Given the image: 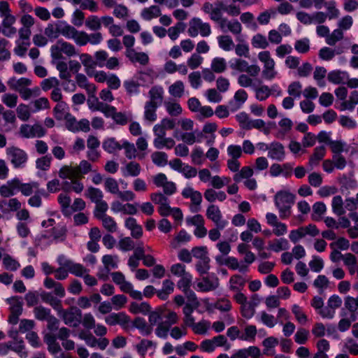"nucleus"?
I'll use <instances>...</instances> for the list:
<instances>
[{"label":"nucleus","mask_w":358,"mask_h":358,"mask_svg":"<svg viewBox=\"0 0 358 358\" xmlns=\"http://www.w3.org/2000/svg\"><path fill=\"white\" fill-rule=\"evenodd\" d=\"M62 312V318L64 323L67 325L73 324V327H77L82 321V311L77 306H71L69 310H60Z\"/></svg>","instance_id":"obj_1"},{"label":"nucleus","mask_w":358,"mask_h":358,"mask_svg":"<svg viewBox=\"0 0 358 358\" xmlns=\"http://www.w3.org/2000/svg\"><path fill=\"white\" fill-rule=\"evenodd\" d=\"M21 180L15 177L8 180L6 184L0 187V195L4 198H9L20 192Z\"/></svg>","instance_id":"obj_2"},{"label":"nucleus","mask_w":358,"mask_h":358,"mask_svg":"<svg viewBox=\"0 0 358 358\" xmlns=\"http://www.w3.org/2000/svg\"><path fill=\"white\" fill-rule=\"evenodd\" d=\"M6 152L11 157V163L15 168L22 167L28 159L27 152L17 147L7 148Z\"/></svg>","instance_id":"obj_3"},{"label":"nucleus","mask_w":358,"mask_h":358,"mask_svg":"<svg viewBox=\"0 0 358 358\" xmlns=\"http://www.w3.org/2000/svg\"><path fill=\"white\" fill-rule=\"evenodd\" d=\"M203 302L206 310L209 314H213L214 309H217L221 312H229L232 308L231 301L224 297L218 299L215 303H210L208 299H206Z\"/></svg>","instance_id":"obj_4"},{"label":"nucleus","mask_w":358,"mask_h":358,"mask_svg":"<svg viewBox=\"0 0 358 358\" xmlns=\"http://www.w3.org/2000/svg\"><path fill=\"white\" fill-rule=\"evenodd\" d=\"M295 194L287 190H280L277 192L274 196V203L275 206L282 205L292 206L295 202Z\"/></svg>","instance_id":"obj_5"},{"label":"nucleus","mask_w":358,"mask_h":358,"mask_svg":"<svg viewBox=\"0 0 358 358\" xmlns=\"http://www.w3.org/2000/svg\"><path fill=\"white\" fill-rule=\"evenodd\" d=\"M268 157L272 159H276L279 162L283 161L285 157L284 145L281 143L277 141L271 143Z\"/></svg>","instance_id":"obj_6"},{"label":"nucleus","mask_w":358,"mask_h":358,"mask_svg":"<svg viewBox=\"0 0 358 358\" xmlns=\"http://www.w3.org/2000/svg\"><path fill=\"white\" fill-rule=\"evenodd\" d=\"M131 323L132 327L137 329L140 334L144 336L150 335L153 331V326L151 324H148L143 317H136Z\"/></svg>","instance_id":"obj_7"},{"label":"nucleus","mask_w":358,"mask_h":358,"mask_svg":"<svg viewBox=\"0 0 358 358\" xmlns=\"http://www.w3.org/2000/svg\"><path fill=\"white\" fill-rule=\"evenodd\" d=\"M351 177H348L346 174H343L341 178H338V182L341 185V190L342 192L344 190L355 189L357 187V182L353 178V173H350Z\"/></svg>","instance_id":"obj_8"},{"label":"nucleus","mask_w":358,"mask_h":358,"mask_svg":"<svg viewBox=\"0 0 358 358\" xmlns=\"http://www.w3.org/2000/svg\"><path fill=\"white\" fill-rule=\"evenodd\" d=\"M158 107L157 101H147L145 105V118L150 122H155L157 118L156 111Z\"/></svg>","instance_id":"obj_9"},{"label":"nucleus","mask_w":358,"mask_h":358,"mask_svg":"<svg viewBox=\"0 0 358 358\" xmlns=\"http://www.w3.org/2000/svg\"><path fill=\"white\" fill-rule=\"evenodd\" d=\"M6 303L10 305V313L22 315L23 310V302L21 296H13L6 299Z\"/></svg>","instance_id":"obj_10"},{"label":"nucleus","mask_w":358,"mask_h":358,"mask_svg":"<svg viewBox=\"0 0 358 358\" xmlns=\"http://www.w3.org/2000/svg\"><path fill=\"white\" fill-rule=\"evenodd\" d=\"M151 308V306L148 302L143 301L139 304L133 301L130 303L129 310L133 314L142 313L146 315L150 311Z\"/></svg>","instance_id":"obj_11"},{"label":"nucleus","mask_w":358,"mask_h":358,"mask_svg":"<svg viewBox=\"0 0 358 358\" xmlns=\"http://www.w3.org/2000/svg\"><path fill=\"white\" fill-rule=\"evenodd\" d=\"M41 297L43 301L49 303L55 310L60 311L62 310L61 301L57 297L54 296L52 293L43 291L41 294Z\"/></svg>","instance_id":"obj_12"},{"label":"nucleus","mask_w":358,"mask_h":358,"mask_svg":"<svg viewBox=\"0 0 358 358\" xmlns=\"http://www.w3.org/2000/svg\"><path fill=\"white\" fill-rule=\"evenodd\" d=\"M192 256L196 259H201L206 266L208 262H210L208 256V248L206 246H196L192 250Z\"/></svg>","instance_id":"obj_13"},{"label":"nucleus","mask_w":358,"mask_h":358,"mask_svg":"<svg viewBox=\"0 0 358 358\" xmlns=\"http://www.w3.org/2000/svg\"><path fill=\"white\" fill-rule=\"evenodd\" d=\"M123 87L129 96L138 95L140 93V83L134 79L125 80L123 82Z\"/></svg>","instance_id":"obj_14"},{"label":"nucleus","mask_w":358,"mask_h":358,"mask_svg":"<svg viewBox=\"0 0 358 358\" xmlns=\"http://www.w3.org/2000/svg\"><path fill=\"white\" fill-rule=\"evenodd\" d=\"M122 145L114 137L108 138L103 141L102 148L108 153L112 154L115 150H122Z\"/></svg>","instance_id":"obj_15"},{"label":"nucleus","mask_w":358,"mask_h":358,"mask_svg":"<svg viewBox=\"0 0 358 358\" xmlns=\"http://www.w3.org/2000/svg\"><path fill=\"white\" fill-rule=\"evenodd\" d=\"M219 282L212 281L209 277H203L202 282L197 283L199 290L203 292H208L216 289Z\"/></svg>","instance_id":"obj_16"},{"label":"nucleus","mask_w":358,"mask_h":358,"mask_svg":"<svg viewBox=\"0 0 358 358\" xmlns=\"http://www.w3.org/2000/svg\"><path fill=\"white\" fill-rule=\"evenodd\" d=\"M65 268L68 269L69 273L77 277H83V274L87 271L82 264L74 263L72 261L65 264Z\"/></svg>","instance_id":"obj_17"},{"label":"nucleus","mask_w":358,"mask_h":358,"mask_svg":"<svg viewBox=\"0 0 358 358\" xmlns=\"http://www.w3.org/2000/svg\"><path fill=\"white\" fill-rule=\"evenodd\" d=\"M289 248V243L285 238L275 239L274 243H269L268 250H273L275 252H279L281 250H287Z\"/></svg>","instance_id":"obj_18"},{"label":"nucleus","mask_w":358,"mask_h":358,"mask_svg":"<svg viewBox=\"0 0 358 358\" xmlns=\"http://www.w3.org/2000/svg\"><path fill=\"white\" fill-rule=\"evenodd\" d=\"M161 15L160 8L155 5L149 8H145L141 12V16L145 20H151L152 18L159 17Z\"/></svg>","instance_id":"obj_19"},{"label":"nucleus","mask_w":358,"mask_h":358,"mask_svg":"<svg viewBox=\"0 0 358 358\" xmlns=\"http://www.w3.org/2000/svg\"><path fill=\"white\" fill-rule=\"evenodd\" d=\"M197 26L200 29V34L203 37H207L211 34L210 25L208 22H203L199 17H193L191 20V24Z\"/></svg>","instance_id":"obj_20"},{"label":"nucleus","mask_w":358,"mask_h":358,"mask_svg":"<svg viewBox=\"0 0 358 358\" xmlns=\"http://www.w3.org/2000/svg\"><path fill=\"white\" fill-rule=\"evenodd\" d=\"M34 313L36 319L40 321H47L48 318L52 315H51L50 309L45 308L42 306L35 307Z\"/></svg>","instance_id":"obj_21"},{"label":"nucleus","mask_w":358,"mask_h":358,"mask_svg":"<svg viewBox=\"0 0 358 358\" xmlns=\"http://www.w3.org/2000/svg\"><path fill=\"white\" fill-rule=\"evenodd\" d=\"M150 101H157L159 106H161L163 99L164 90L160 86H154L149 91Z\"/></svg>","instance_id":"obj_22"},{"label":"nucleus","mask_w":358,"mask_h":358,"mask_svg":"<svg viewBox=\"0 0 358 358\" xmlns=\"http://www.w3.org/2000/svg\"><path fill=\"white\" fill-rule=\"evenodd\" d=\"M325 147L324 145L317 146L314 149L313 155L309 159L310 164H317L321 161L325 155Z\"/></svg>","instance_id":"obj_23"},{"label":"nucleus","mask_w":358,"mask_h":358,"mask_svg":"<svg viewBox=\"0 0 358 358\" xmlns=\"http://www.w3.org/2000/svg\"><path fill=\"white\" fill-rule=\"evenodd\" d=\"M331 206L333 212L337 215L341 216L345 211L343 208V201L341 196L337 195L332 199Z\"/></svg>","instance_id":"obj_24"},{"label":"nucleus","mask_w":358,"mask_h":358,"mask_svg":"<svg viewBox=\"0 0 358 358\" xmlns=\"http://www.w3.org/2000/svg\"><path fill=\"white\" fill-rule=\"evenodd\" d=\"M152 160L157 166H164L168 163V155L164 152H155L152 154Z\"/></svg>","instance_id":"obj_25"},{"label":"nucleus","mask_w":358,"mask_h":358,"mask_svg":"<svg viewBox=\"0 0 358 358\" xmlns=\"http://www.w3.org/2000/svg\"><path fill=\"white\" fill-rule=\"evenodd\" d=\"M206 216L209 220H211L213 222H217L222 218V213L218 206L211 204L210 205L206 210Z\"/></svg>","instance_id":"obj_26"},{"label":"nucleus","mask_w":358,"mask_h":358,"mask_svg":"<svg viewBox=\"0 0 358 358\" xmlns=\"http://www.w3.org/2000/svg\"><path fill=\"white\" fill-rule=\"evenodd\" d=\"M169 92L174 97L180 98L184 93V84L181 80L176 81L169 88Z\"/></svg>","instance_id":"obj_27"},{"label":"nucleus","mask_w":358,"mask_h":358,"mask_svg":"<svg viewBox=\"0 0 358 358\" xmlns=\"http://www.w3.org/2000/svg\"><path fill=\"white\" fill-rule=\"evenodd\" d=\"M227 68L226 60L222 57H215L211 62L212 70L217 73H220L225 71Z\"/></svg>","instance_id":"obj_28"},{"label":"nucleus","mask_w":358,"mask_h":358,"mask_svg":"<svg viewBox=\"0 0 358 358\" xmlns=\"http://www.w3.org/2000/svg\"><path fill=\"white\" fill-rule=\"evenodd\" d=\"M3 264L6 270L11 271H17L20 266V263L9 255H6L4 256L3 259Z\"/></svg>","instance_id":"obj_29"},{"label":"nucleus","mask_w":358,"mask_h":358,"mask_svg":"<svg viewBox=\"0 0 358 358\" xmlns=\"http://www.w3.org/2000/svg\"><path fill=\"white\" fill-rule=\"evenodd\" d=\"M108 209V206L106 201H101L100 202L96 203L95 209H94V217L99 220H102L107 215H106V212Z\"/></svg>","instance_id":"obj_30"},{"label":"nucleus","mask_w":358,"mask_h":358,"mask_svg":"<svg viewBox=\"0 0 358 358\" xmlns=\"http://www.w3.org/2000/svg\"><path fill=\"white\" fill-rule=\"evenodd\" d=\"M52 157L50 155H46L36 161V167L37 169L42 171H48L51 165Z\"/></svg>","instance_id":"obj_31"},{"label":"nucleus","mask_w":358,"mask_h":358,"mask_svg":"<svg viewBox=\"0 0 358 358\" xmlns=\"http://www.w3.org/2000/svg\"><path fill=\"white\" fill-rule=\"evenodd\" d=\"M126 172L123 173V176L124 177H127L129 176L136 177L141 173V166L139 164L134 162H131L128 163L126 166Z\"/></svg>","instance_id":"obj_32"},{"label":"nucleus","mask_w":358,"mask_h":358,"mask_svg":"<svg viewBox=\"0 0 358 358\" xmlns=\"http://www.w3.org/2000/svg\"><path fill=\"white\" fill-rule=\"evenodd\" d=\"M219 47L225 51L231 50L234 42L231 37L229 35H223L217 37Z\"/></svg>","instance_id":"obj_33"},{"label":"nucleus","mask_w":358,"mask_h":358,"mask_svg":"<svg viewBox=\"0 0 358 358\" xmlns=\"http://www.w3.org/2000/svg\"><path fill=\"white\" fill-rule=\"evenodd\" d=\"M57 43L61 45L62 52L67 56L71 57L76 55V48L71 43L64 41L62 38L58 39Z\"/></svg>","instance_id":"obj_34"},{"label":"nucleus","mask_w":358,"mask_h":358,"mask_svg":"<svg viewBox=\"0 0 358 358\" xmlns=\"http://www.w3.org/2000/svg\"><path fill=\"white\" fill-rule=\"evenodd\" d=\"M180 277L181 278L178 280L177 283L178 287L182 289V292L189 289L192 281V274L187 273Z\"/></svg>","instance_id":"obj_35"},{"label":"nucleus","mask_w":358,"mask_h":358,"mask_svg":"<svg viewBox=\"0 0 358 358\" xmlns=\"http://www.w3.org/2000/svg\"><path fill=\"white\" fill-rule=\"evenodd\" d=\"M257 334V328L255 325H248L245 328V334L238 337L242 341H254Z\"/></svg>","instance_id":"obj_36"},{"label":"nucleus","mask_w":358,"mask_h":358,"mask_svg":"<svg viewBox=\"0 0 358 358\" xmlns=\"http://www.w3.org/2000/svg\"><path fill=\"white\" fill-rule=\"evenodd\" d=\"M341 74H347V73L342 72L339 70L331 71L328 73L327 79L330 83L335 85L344 83L343 78L342 77Z\"/></svg>","instance_id":"obj_37"},{"label":"nucleus","mask_w":358,"mask_h":358,"mask_svg":"<svg viewBox=\"0 0 358 358\" xmlns=\"http://www.w3.org/2000/svg\"><path fill=\"white\" fill-rule=\"evenodd\" d=\"M252 45L255 48L266 49L268 46V43L264 35L257 34L252 37Z\"/></svg>","instance_id":"obj_38"},{"label":"nucleus","mask_w":358,"mask_h":358,"mask_svg":"<svg viewBox=\"0 0 358 358\" xmlns=\"http://www.w3.org/2000/svg\"><path fill=\"white\" fill-rule=\"evenodd\" d=\"M295 50L301 54L306 53L310 50V41L308 38L297 40L294 44Z\"/></svg>","instance_id":"obj_39"},{"label":"nucleus","mask_w":358,"mask_h":358,"mask_svg":"<svg viewBox=\"0 0 358 358\" xmlns=\"http://www.w3.org/2000/svg\"><path fill=\"white\" fill-rule=\"evenodd\" d=\"M275 62L273 59H271L269 63L264 64V69L262 71L263 77L268 80L275 78L276 73L274 71Z\"/></svg>","instance_id":"obj_40"},{"label":"nucleus","mask_w":358,"mask_h":358,"mask_svg":"<svg viewBox=\"0 0 358 358\" xmlns=\"http://www.w3.org/2000/svg\"><path fill=\"white\" fill-rule=\"evenodd\" d=\"M87 191L88 197L91 199L92 202L97 203L101 201H103L102 199L103 197V194L100 189L90 187L88 188Z\"/></svg>","instance_id":"obj_41"},{"label":"nucleus","mask_w":358,"mask_h":358,"mask_svg":"<svg viewBox=\"0 0 358 358\" xmlns=\"http://www.w3.org/2000/svg\"><path fill=\"white\" fill-rule=\"evenodd\" d=\"M313 214L311 215L312 220L315 221H319L320 217H316L315 214L318 215L320 217L323 215L326 210L327 207L324 202L317 201L313 206Z\"/></svg>","instance_id":"obj_42"},{"label":"nucleus","mask_w":358,"mask_h":358,"mask_svg":"<svg viewBox=\"0 0 358 358\" xmlns=\"http://www.w3.org/2000/svg\"><path fill=\"white\" fill-rule=\"evenodd\" d=\"M343 37V32L341 29H336L331 35H328L326 38V43L329 45H334L338 41Z\"/></svg>","instance_id":"obj_43"},{"label":"nucleus","mask_w":358,"mask_h":358,"mask_svg":"<svg viewBox=\"0 0 358 358\" xmlns=\"http://www.w3.org/2000/svg\"><path fill=\"white\" fill-rule=\"evenodd\" d=\"M309 331L304 328H299L294 335V341L299 344H305L308 338Z\"/></svg>","instance_id":"obj_44"},{"label":"nucleus","mask_w":358,"mask_h":358,"mask_svg":"<svg viewBox=\"0 0 358 358\" xmlns=\"http://www.w3.org/2000/svg\"><path fill=\"white\" fill-rule=\"evenodd\" d=\"M66 122V129L73 133H76L79 131V129H77V121L74 116H73L70 113H67L64 117Z\"/></svg>","instance_id":"obj_45"},{"label":"nucleus","mask_w":358,"mask_h":358,"mask_svg":"<svg viewBox=\"0 0 358 358\" xmlns=\"http://www.w3.org/2000/svg\"><path fill=\"white\" fill-rule=\"evenodd\" d=\"M68 108V105L64 101H60L57 103V105L53 108L54 116L56 120H62L64 119V110Z\"/></svg>","instance_id":"obj_46"},{"label":"nucleus","mask_w":358,"mask_h":358,"mask_svg":"<svg viewBox=\"0 0 358 358\" xmlns=\"http://www.w3.org/2000/svg\"><path fill=\"white\" fill-rule=\"evenodd\" d=\"M331 152L334 155H341V152H344V147L346 145L345 142L343 141H329V145Z\"/></svg>","instance_id":"obj_47"},{"label":"nucleus","mask_w":358,"mask_h":358,"mask_svg":"<svg viewBox=\"0 0 358 358\" xmlns=\"http://www.w3.org/2000/svg\"><path fill=\"white\" fill-rule=\"evenodd\" d=\"M236 119L238 122L240 127L245 130H250V120L249 115L245 112H241L236 115Z\"/></svg>","instance_id":"obj_48"},{"label":"nucleus","mask_w":358,"mask_h":358,"mask_svg":"<svg viewBox=\"0 0 358 358\" xmlns=\"http://www.w3.org/2000/svg\"><path fill=\"white\" fill-rule=\"evenodd\" d=\"M164 106L167 113L171 116H177L182 111L181 106L178 103L164 102Z\"/></svg>","instance_id":"obj_49"},{"label":"nucleus","mask_w":358,"mask_h":358,"mask_svg":"<svg viewBox=\"0 0 358 358\" xmlns=\"http://www.w3.org/2000/svg\"><path fill=\"white\" fill-rule=\"evenodd\" d=\"M9 43L8 40L0 38V62L10 59V52L6 48Z\"/></svg>","instance_id":"obj_50"},{"label":"nucleus","mask_w":358,"mask_h":358,"mask_svg":"<svg viewBox=\"0 0 358 358\" xmlns=\"http://www.w3.org/2000/svg\"><path fill=\"white\" fill-rule=\"evenodd\" d=\"M309 266L313 272L320 273L324 267V261L321 257L314 255L309 262Z\"/></svg>","instance_id":"obj_51"},{"label":"nucleus","mask_w":358,"mask_h":358,"mask_svg":"<svg viewBox=\"0 0 358 358\" xmlns=\"http://www.w3.org/2000/svg\"><path fill=\"white\" fill-rule=\"evenodd\" d=\"M105 189L113 194L119 193V187L117 181L113 178H107L105 180Z\"/></svg>","instance_id":"obj_52"},{"label":"nucleus","mask_w":358,"mask_h":358,"mask_svg":"<svg viewBox=\"0 0 358 358\" xmlns=\"http://www.w3.org/2000/svg\"><path fill=\"white\" fill-rule=\"evenodd\" d=\"M301 88L302 85L299 81H294L289 84L287 92L290 96L297 98L301 96Z\"/></svg>","instance_id":"obj_53"},{"label":"nucleus","mask_w":358,"mask_h":358,"mask_svg":"<svg viewBox=\"0 0 358 358\" xmlns=\"http://www.w3.org/2000/svg\"><path fill=\"white\" fill-rule=\"evenodd\" d=\"M229 282L231 284L230 289L232 291H239L240 289L236 285H238L240 287H243L245 284L244 278L238 274H235L231 276Z\"/></svg>","instance_id":"obj_54"},{"label":"nucleus","mask_w":358,"mask_h":358,"mask_svg":"<svg viewBox=\"0 0 358 358\" xmlns=\"http://www.w3.org/2000/svg\"><path fill=\"white\" fill-rule=\"evenodd\" d=\"M121 147L122 149L124 148L125 150V155L127 158L131 159L136 157V149L133 143L125 140L123 141Z\"/></svg>","instance_id":"obj_55"},{"label":"nucleus","mask_w":358,"mask_h":358,"mask_svg":"<svg viewBox=\"0 0 358 358\" xmlns=\"http://www.w3.org/2000/svg\"><path fill=\"white\" fill-rule=\"evenodd\" d=\"M73 40L77 45L84 46L90 41V36L84 31H78L75 35Z\"/></svg>","instance_id":"obj_56"},{"label":"nucleus","mask_w":358,"mask_h":358,"mask_svg":"<svg viewBox=\"0 0 358 358\" xmlns=\"http://www.w3.org/2000/svg\"><path fill=\"white\" fill-rule=\"evenodd\" d=\"M85 25L91 30L96 31L101 29V22L96 15H90L85 22Z\"/></svg>","instance_id":"obj_57"},{"label":"nucleus","mask_w":358,"mask_h":358,"mask_svg":"<svg viewBox=\"0 0 358 358\" xmlns=\"http://www.w3.org/2000/svg\"><path fill=\"white\" fill-rule=\"evenodd\" d=\"M108 54L106 50H98L94 53L95 62L96 66L102 68L105 66V62L107 60Z\"/></svg>","instance_id":"obj_58"},{"label":"nucleus","mask_w":358,"mask_h":358,"mask_svg":"<svg viewBox=\"0 0 358 358\" xmlns=\"http://www.w3.org/2000/svg\"><path fill=\"white\" fill-rule=\"evenodd\" d=\"M170 327H171L166 324V322H160L155 329L157 336L161 338H166Z\"/></svg>","instance_id":"obj_59"},{"label":"nucleus","mask_w":358,"mask_h":358,"mask_svg":"<svg viewBox=\"0 0 358 358\" xmlns=\"http://www.w3.org/2000/svg\"><path fill=\"white\" fill-rule=\"evenodd\" d=\"M271 95V90L267 85H262L256 90V99L260 101H265Z\"/></svg>","instance_id":"obj_60"},{"label":"nucleus","mask_w":358,"mask_h":358,"mask_svg":"<svg viewBox=\"0 0 358 358\" xmlns=\"http://www.w3.org/2000/svg\"><path fill=\"white\" fill-rule=\"evenodd\" d=\"M327 73V70L323 66H317L315 68L314 72V79L317 81V84L319 86H324V82L323 81V78L325 77Z\"/></svg>","instance_id":"obj_61"},{"label":"nucleus","mask_w":358,"mask_h":358,"mask_svg":"<svg viewBox=\"0 0 358 358\" xmlns=\"http://www.w3.org/2000/svg\"><path fill=\"white\" fill-rule=\"evenodd\" d=\"M203 57L197 53H194L187 60V64L191 69H197L203 62Z\"/></svg>","instance_id":"obj_62"},{"label":"nucleus","mask_w":358,"mask_h":358,"mask_svg":"<svg viewBox=\"0 0 358 358\" xmlns=\"http://www.w3.org/2000/svg\"><path fill=\"white\" fill-rule=\"evenodd\" d=\"M59 81L57 78L50 77L49 78L44 79L41 82V86L43 91H48L52 87L59 85Z\"/></svg>","instance_id":"obj_63"},{"label":"nucleus","mask_w":358,"mask_h":358,"mask_svg":"<svg viewBox=\"0 0 358 358\" xmlns=\"http://www.w3.org/2000/svg\"><path fill=\"white\" fill-rule=\"evenodd\" d=\"M319 57L325 61H329L335 56V51L330 48L323 47L319 51Z\"/></svg>","instance_id":"obj_64"}]
</instances>
